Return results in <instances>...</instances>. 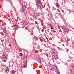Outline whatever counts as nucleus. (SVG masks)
<instances>
[{"label":"nucleus","mask_w":74,"mask_h":74,"mask_svg":"<svg viewBox=\"0 0 74 74\" xmlns=\"http://www.w3.org/2000/svg\"><path fill=\"white\" fill-rule=\"evenodd\" d=\"M48 9H47V10Z\"/></svg>","instance_id":"obj_36"},{"label":"nucleus","mask_w":74,"mask_h":74,"mask_svg":"<svg viewBox=\"0 0 74 74\" xmlns=\"http://www.w3.org/2000/svg\"><path fill=\"white\" fill-rule=\"evenodd\" d=\"M19 55L20 56H23V54H22V53H20Z\"/></svg>","instance_id":"obj_20"},{"label":"nucleus","mask_w":74,"mask_h":74,"mask_svg":"<svg viewBox=\"0 0 74 74\" xmlns=\"http://www.w3.org/2000/svg\"><path fill=\"white\" fill-rule=\"evenodd\" d=\"M56 7H59V4H58V3H56Z\"/></svg>","instance_id":"obj_14"},{"label":"nucleus","mask_w":74,"mask_h":74,"mask_svg":"<svg viewBox=\"0 0 74 74\" xmlns=\"http://www.w3.org/2000/svg\"><path fill=\"white\" fill-rule=\"evenodd\" d=\"M3 30L4 33H6V29H5V28H3Z\"/></svg>","instance_id":"obj_12"},{"label":"nucleus","mask_w":74,"mask_h":74,"mask_svg":"<svg viewBox=\"0 0 74 74\" xmlns=\"http://www.w3.org/2000/svg\"><path fill=\"white\" fill-rule=\"evenodd\" d=\"M38 19L41 22H42V19H41V18H39Z\"/></svg>","instance_id":"obj_17"},{"label":"nucleus","mask_w":74,"mask_h":74,"mask_svg":"<svg viewBox=\"0 0 74 74\" xmlns=\"http://www.w3.org/2000/svg\"><path fill=\"white\" fill-rule=\"evenodd\" d=\"M5 72H6V73H8L10 71L8 68L7 67H6L5 69Z\"/></svg>","instance_id":"obj_3"},{"label":"nucleus","mask_w":74,"mask_h":74,"mask_svg":"<svg viewBox=\"0 0 74 74\" xmlns=\"http://www.w3.org/2000/svg\"><path fill=\"white\" fill-rule=\"evenodd\" d=\"M71 66L72 68H74V65H71Z\"/></svg>","instance_id":"obj_21"},{"label":"nucleus","mask_w":74,"mask_h":74,"mask_svg":"<svg viewBox=\"0 0 74 74\" xmlns=\"http://www.w3.org/2000/svg\"><path fill=\"white\" fill-rule=\"evenodd\" d=\"M25 64H27V62L26 61H25Z\"/></svg>","instance_id":"obj_22"},{"label":"nucleus","mask_w":74,"mask_h":74,"mask_svg":"<svg viewBox=\"0 0 74 74\" xmlns=\"http://www.w3.org/2000/svg\"><path fill=\"white\" fill-rule=\"evenodd\" d=\"M22 23L24 25H26L28 23L27 21L26 20H23L22 21Z\"/></svg>","instance_id":"obj_2"},{"label":"nucleus","mask_w":74,"mask_h":74,"mask_svg":"<svg viewBox=\"0 0 74 74\" xmlns=\"http://www.w3.org/2000/svg\"><path fill=\"white\" fill-rule=\"evenodd\" d=\"M52 50L53 51V53H51V55H52L53 57V56H55V51L54 49H52Z\"/></svg>","instance_id":"obj_5"},{"label":"nucleus","mask_w":74,"mask_h":74,"mask_svg":"<svg viewBox=\"0 0 74 74\" xmlns=\"http://www.w3.org/2000/svg\"><path fill=\"white\" fill-rule=\"evenodd\" d=\"M49 66H50H50H51V64H49Z\"/></svg>","instance_id":"obj_30"},{"label":"nucleus","mask_w":74,"mask_h":74,"mask_svg":"<svg viewBox=\"0 0 74 74\" xmlns=\"http://www.w3.org/2000/svg\"><path fill=\"white\" fill-rule=\"evenodd\" d=\"M24 58H25V59H26V58H27V56H25L24 57Z\"/></svg>","instance_id":"obj_27"},{"label":"nucleus","mask_w":74,"mask_h":74,"mask_svg":"<svg viewBox=\"0 0 74 74\" xmlns=\"http://www.w3.org/2000/svg\"><path fill=\"white\" fill-rule=\"evenodd\" d=\"M43 29H45V27H44V26H43Z\"/></svg>","instance_id":"obj_28"},{"label":"nucleus","mask_w":74,"mask_h":74,"mask_svg":"<svg viewBox=\"0 0 74 74\" xmlns=\"http://www.w3.org/2000/svg\"><path fill=\"white\" fill-rule=\"evenodd\" d=\"M48 26L49 27H51V29H53V26L51 24H48Z\"/></svg>","instance_id":"obj_4"},{"label":"nucleus","mask_w":74,"mask_h":74,"mask_svg":"<svg viewBox=\"0 0 74 74\" xmlns=\"http://www.w3.org/2000/svg\"><path fill=\"white\" fill-rule=\"evenodd\" d=\"M42 3L40 0H37V1L36 2V4L37 5L38 7H40V4H42Z\"/></svg>","instance_id":"obj_1"},{"label":"nucleus","mask_w":74,"mask_h":74,"mask_svg":"<svg viewBox=\"0 0 74 74\" xmlns=\"http://www.w3.org/2000/svg\"><path fill=\"white\" fill-rule=\"evenodd\" d=\"M46 56L48 57V54H46Z\"/></svg>","instance_id":"obj_29"},{"label":"nucleus","mask_w":74,"mask_h":74,"mask_svg":"<svg viewBox=\"0 0 74 74\" xmlns=\"http://www.w3.org/2000/svg\"><path fill=\"white\" fill-rule=\"evenodd\" d=\"M15 29H16V30H17V29H18V27H15Z\"/></svg>","instance_id":"obj_26"},{"label":"nucleus","mask_w":74,"mask_h":74,"mask_svg":"<svg viewBox=\"0 0 74 74\" xmlns=\"http://www.w3.org/2000/svg\"><path fill=\"white\" fill-rule=\"evenodd\" d=\"M40 8H43V5H41L40 6Z\"/></svg>","instance_id":"obj_16"},{"label":"nucleus","mask_w":74,"mask_h":74,"mask_svg":"<svg viewBox=\"0 0 74 74\" xmlns=\"http://www.w3.org/2000/svg\"><path fill=\"white\" fill-rule=\"evenodd\" d=\"M0 24H1V22L0 21Z\"/></svg>","instance_id":"obj_31"},{"label":"nucleus","mask_w":74,"mask_h":74,"mask_svg":"<svg viewBox=\"0 0 74 74\" xmlns=\"http://www.w3.org/2000/svg\"><path fill=\"white\" fill-rule=\"evenodd\" d=\"M65 32H66L67 33H68L69 32V29L68 28H66V29L64 31Z\"/></svg>","instance_id":"obj_6"},{"label":"nucleus","mask_w":74,"mask_h":74,"mask_svg":"<svg viewBox=\"0 0 74 74\" xmlns=\"http://www.w3.org/2000/svg\"><path fill=\"white\" fill-rule=\"evenodd\" d=\"M72 70L71 71V72L72 74H74V69H71Z\"/></svg>","instance_id":"obj_10"},{"label":"nucleus","mask_w":74,"mask_h":74,"mask_svg":"<svg viewBox=\"0 0 74 74\" xmlns=\"http://www.w3.org/2000/svg\"><path fill=\"white\" fill-rule=\"evenodd\" d=\"M2 57L4 58H5V59H7V57H6V56H5V55H4V54H3L2 55Z\"/></svg>","instance_id":"obj_13"},{"label":"nucleus","mask_w":74,"mask_h":74,"mask_svg":"<svg viewBox=\"0 0 74 74\" xmlns=\"http://www.w3.org/2000/svg\"><path fill=\"white\" fill-rule=\"evenodd\" d=\"M40 13H38L37 14H36V15H35L34 16H35L36 18H37L38 16H40Z\"/></svg>","instance_id":"obj_8"},{"label":"nucleus","mask_w":74,"mask_h":74,"mask_svg":"<svg viewBox=\"0 0 74 74\" xmlns=\"http://www.w3.org/2000/svg\"><path fill=\"white\" fill-rule=\"evenodd\" d=\"M22 9H25V8H24V6L23 5H22Z\"/></svg>","instance_id":"obj_24"},{"label":"nucleus","mask_w":74,"mask_h":74,"mask_svg":"<svg viewBox=\"0 0 74 74\" xmlns=\"http://www.w3.org/2000/svg\"><path fill=\"white\" fill-rule=\"evenodd\" d=\"M48 9H47V10Z\"/></svg>","instance_id":"obj_35"},{"label":"nucleus","mask_w":74,"mask_h":74,"mask_svg":"<svg viewBox=\"0 0 74 74\" xmlns=\"http://www.w3.org/2000/svg\"><path fill=\"white\" fill-rule=\"evenodd\" d=\"M25 66H25V65H23V67H25Z\"/></svg>","instance_id":"obj_32"},{"label":"nucleus","mask_w":74,"mask_h":74,"mask_svg":"<svg viewBox=\"0 0 74 74\" xmlns=\"http://www.w3.org/2000/svg\"><path fill=\"white\" fill-rule=\"evenodd\" d=\"M53 69H55V70H57V67H56V66H53Z\"/></svg>","instance_id":"obj_15"},{"label":"nucleus","mask_w":74,"mask_h":74,"mask_svg":"<svg viewBox=\"0 0 74 74\" xmlns=\"http://www.w3.org/2000/svg\"><path fill=\"white\" fill-rule=\"evenodd\" d=\"M61 27H62V29H63L64 31L65 30V29H66V27L64 25H63L62 26H61Z\"/></svg>","instance_id":"obj_7"},{"label":"nucleus","mask_w":74,"mask_h":74,"mask_svg":"<svg viewBox=\"0 0 74 74\" xmlns=\"http://www.w3.org/2000/svg\"><path fill=\"white\" fill-rule=\"evenodd\" d=\"M38 38H35V41H37V40H38Z\"/></svg>","instance_id":"obj_19"},{"label":"nucleus","mask_w":74,"mask_h":74,"mask_svg":"<svg viewBox=\"0 0 74 74\" xmlns=\"http://www.w3.org/2000/svg\"><path fill=\"white\" fill-rule=\"evenodd\" d=\"M17 27V26H16V25H15V27Z\"/></svg>","instance_id":"obj_33"},{"label":"nucleus","mask_w":74,"mask_h":74,"mask_svg":"<svg viewBox=\"0 0 74 74\" xmlns=\"http://www.w3.org/2000/svg\"><path fill=\"white\" fill-rule=\"evenodd\" d=\"M58 58V56H57L56 55H54L53 57V58L54 59H57Z\"/></svg>","instance_id":"obj_9"},{"label":"nucleus","mask_w":74,"mask_h":74,"mask_svg":"<svg viewBox=\"0 0 74 74\" xmlns=\"http://www.w3.org/2000/svg\"><path fill=\"white\" fill-rule=\"evenodd\" d=\"M33 69H34V68H33Z\"/></svg>","instance_id":"obj_34"},{"label":"nucleus","mask_w":74,"mask_h":74,"mask_svg":"<svg viewBox=\"0 0 74 74\" xmlns=\"http://www.w3.org/2000/svg\"><path fill=\"white\" fill-rule=\"evenodd\" d=\"M38 61H39V62H41V60H40V58H38Z\"/></svg>","instance_id":"obj_25"},{"label":"nucleus","mask_w":74,"mask_h":74,"mask_svg":"<svg viewBox=\"0 0 74 74\" xmlns=\"http://www.w3.org/2000/svg\"><path fill=\"white\" fill-rule=\"evenodd\" d=\"M16 72V71H12V74H14V73H15Z\"/></svg>","instance_id":"obj_23"},{"label":"nucleus","mask_w":74,"mask_h":74,"mask_svg":"<svg viewBox=\"0 0 74 74\" xmlns=\"http://www.w3.org/2000/svg\"><path fill=\"white\" fill-rule=\"evenodd\" d=\"M49 68L50 70H53V68H52V66H49Z\"/></svg>","instance_id":"obj_18"},{"label":"nucleus","mask_w":74,"mask_h":74,"mask_svg":"<svg viewBox=\"0 0 74 74\" xmlns=\"http://www.w3.org/2000/svg\"><path fill=\"white\" fill-rule=\"evenodd\" d=\"M24 9H21L20 10L21 12L23 13V12H25V10H24Z\"/></svg>","instance_id":"obj_11"}]
</instances>
